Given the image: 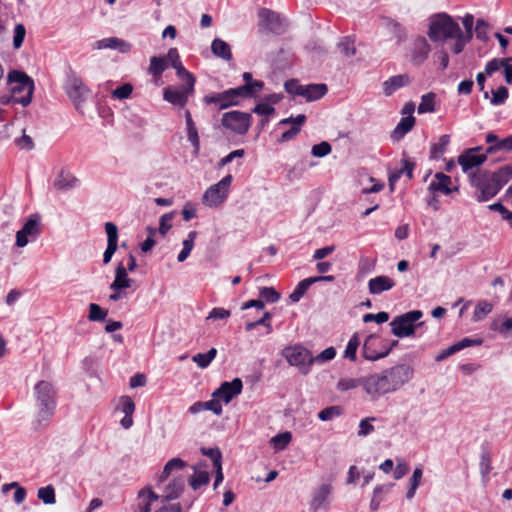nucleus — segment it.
Masks as SVG:
<instances>
[{
    "mask_svg": "<svg viewBox=\"0 0 512 512\" xmlns=\"http://www.w3.org/2000/svg\"><path fill=\"white\" fill-rule=\"evenodd\" d=\"M40 232L39 216L36 214L31 215L23 225L22 229L16 233V246L20 248L25 247L29 242L28 237L35 238L40 234Z\"/></svg>",
    "mask_w": 512,
    "mask_h": 512,
    "instance_id": "4468645a",
    "label": "nucleus"
},
{
    "mask_svg": "<svg viewBox=\"0 0 512 512\" xmlns=\"http://www.w3.org/2000/svg\"><path fill=\"white\" fill-rule=\"evenodd\" d=\"M240 95L237 88H231L220 93H212L204 97L206 104H218L219 109H225L239 104Z\"/></svg>",
    "mask_w": 512,
    "mask_h": 512,
    "instance_id": "dca6fc26",
    "label": "nucleus"
},
{
    "mask_svg": "<svg viewBox=\"0 0 512 512\" xmlns=\"http://www.w3.org/2000/svg\"><path fill=\"white\" fill-rule=\"evenodd\" d=\"M26 35V29L23 24H17L14 28V36H13V47L14 49H19L24 41Z\"/></svg>",
    "mask_w": 512,
    "mask_h": 512,
    "instance_id": "680f3d73",
    "label": "nucleus"
},
{
    "mask_svg": "<svg viewBox=\"0 0 512 512\" xmlns=\"http://www.w3.org/2000/svg\"><path fill=\"white\" fill-rule=\"evenodd\" d=\"M292 440V434L288 431L279 433L271 438L270 443L275 451L284 450Z\"/></svg>",
    "mask_w": 512,
    "mask_h": 512,
    "instance_id": "e433bc0d",
    "label": "nucleus"
},
{
    "mask_svg": "<svg viewBox=\"0 0 512 512\" xmlns=\"http://www.w3.org/2000/svg\"><path fill=\"white\" fill-rule=\"evenodd\" d=\"M360 345V340L357 334H354L350 340L348 341L346 348L344 350V358L349 359L350 361H356L357 359V350Z\"/></svg>",
    "mask_w": 512,
    "mask_h": 512,
    "instance_id": "ea45409f",
    "label": "nucleus"
},
{
    "mask_svg": "<svg viewBox=\"0 0 512 512\" xmlns=\"http://www.w3.org/2000/svg\"><path fill=\"white\" fill-rule=\"evenodd\" d=\"M133 279L128 277V271L123 265L122 262H120L117 265L116 271H115V278L114 281L110 285V289H128L132 287Z\"/></svg>",
    "mask_w": 512,
    "mask_h": 512,
    "instance_id": "393cba45",
    "label": "nucleus"
},
{
    "mask_svg": "<svg viewBox=\"0 0 512 512\" xmlns=\"http://www.w3.org/2000/svg\"><path fill=\"white\" fill-rule=\"evenodd\" d=\"M37 495L45 504H54L56 501L55 491L51 485L40 488Z\"/></svg>",
    "mask_w": 512,
    "mask_h": 512,
    "instance_id": "5fc2aeb1",
    "label": "nucleus"
},
{
    "mask_svg": "<svg viewBox=\"0 0 512 512\" xmlns=\"http://www.w3.org/2000/svg\"><path fill=\"white\" fill-rule=\"evenodd\" d=\"M427 36L434 43H446L453 40L451 50L454 54H460L465 48V39L462 29L457 21L449 14L442 12L429 17Z\"/></svg>",
    "mask_w": 512,
    "mask_h": 512,
    "instance_id": "f03ea898",
    "label": "nucleus"
},
{
    "mask_svg": "<svg viewBox=\"0 0 512 512\" xmlns=\"http://www.w3.org/2000/svg\"><path fill=\"white\" fill-rule=\"evenodd\" d=\"M409 83L410 77L407 74L392 76L383 83V92L386 96H391L395 91Z\"/></svg>",
    "mask_w": 512,
    "mask_h": 512,
    "instance_id": "a878e982",
    "label": "nucleus"
},
{
    "mask_svg": "<svg viewBox=\"0 0 512 512\" xmlns=\"http://www.w3.org/2000/svg\"><path fill=\"white\" fill-rule=\"evenodd\" d=\"M374 337L371 335V336H368L363 344V348H362V355L363 357L366 359V360H369V361H376V360H379V359H382L384 357H386L391 349H386L382 352H375L374 350H372L371 348V344H372V341H373Z\"/></svg>",
    "mask_w": 512,
    "mask_h": 512,
    "instance_id": "7c9ffc66",
    "label": "nucleus"
},
{
    "mask_svg": "<svg viewBox=\"0 0 512 512\" xmlns=\"http://www.w3.org/2000/svg\"><path fill=\"white\" fill-rule=\"evenodd\" d=\"M186 129H187L188 141L192 144V146L194 148V153L197 154L200 149V139H199L196 125L187 127Z\"/></svg>",
    "mask_w": 512,
    "mask_h": 512,
    "instance_id": "0e129e2a",
    "label": "nucleus"
},
{
    "mask_svg": "<svg viewBox=\"0 0 512 512\" xmlns=\"http://www.w3.org/2000/svg\"><path fill=\"white\" fill-rule=\"evenodd\" d=\"M261 24L275 34H281L286 28L285 20L280 14L267 8H262L258 12Z\"/></svg>",
    "mask_w": 512,
    "mask_h": 512,
    "instance_id": "a211bd4d",
    "label": "nucleus"
},
{
    "mask_svg": "<svg viewBox=\"0 0 512 512\" xmlns=\"http://www.w3.org/2000/svg\"><path fill=\"white\" fill-rule=\"evenodd\" d=\"M342 413V409L339 406H330L323 410H321L318 413V418L321 421H330L338 416H340Z\"/></svg>",
    "mask_w": 512,
    "mask_h": 512,
    "instance_id": "3c124183",
    "label": "nucleus"
},
{
    "mask_svg": "<svg viewBox=\"0 0 512 512\" xmlns=\"http://www.w3.org/2000/svg\"><path fill=\"white\" fill-rule=\"evenodd\" d=\"M282 355L290 365L296 366L303 374H307L310 371V367L314 362L310 351L300 345L286 347Z\"/></svg>",
    "mask_w": 512,
    "mask_h": 512,
    "instance_id": "1a4fd4ad",
    "label": "nucleus"
},
{
    "mask_svg": "<svg viewBox=\"0 0 512 512\" xmlns=\"http://www.w3.org/2000/svg\"><path fill=\"white\" fill-rule=\"evenodd\" d=\"M172 67L176 70L177 76L183 81V83L189 84L190 88L191 86H195V77L184 68L181 60Z\"/></svg>",
    "mask_w": 512,
    "mask_h": 512,
    "instance_id": "c03bdc74",
    "label": "nucleus"
},
{
    "mask_svg": "<svg viewBox=\"0 0 512 512\" xmlns=\"http://www.w3.org/2000/svg\"><path fill=\"white\" fill-rule=\"evenodd\" d=\"M305 121L306 116L304 114H299L296 117H289L280 120L278 126L291 125V127L282 133L281 137L279 138V142H289L296 138V136L300 133L301 127Z\"/></svg>",
    "mask_w": 512,
    "mask_h": 512,
    "instance_id": "aec40b11",
    "label": "nucleus"
},
{
    "mask_svg": "<svg viewBox=\"0 0 512 512\" xmlns=\"http://www.w3.org/2000/svg\"><path fill=\"white\" fill-rule=\"evenodd\" d=\"M184 489V480L182 478H173L165 487L164 493L167 499H176Z\"/></svg>",
    "mask_w": 512,
    "mask_h": 512,
    "instance_id": "72a5a7b5",
    "label": "nucleus"
},
{
    "mask_svg": "<svg viewBox=\"0 0 512 512\" xmlns=\"http://www.w3.org/2000/svg\"><path fill=\"white\" fill-rule=\"evenodd\" d=\"M462 24L464 27V31L462 30V36L465 39V45H466L473 37V24H474L473 15L466 14L462 18Z\"/></svg>",
    "mask_w": 512,
    "mask_h": 512,
    "instance_id": "09e8293b",
    "label": "nucleus"
},
{
    "mask_svg": "<svg viewBox=\"0 0 512 512\" xmlns=\"http://www.w3.org/2000/svg\"><path fill=\"white\" fill-rule=\"evenodd\" d=\"M451 177L442 173L438 172L435 174L434 179L429 184L428 189L433 192H440L444 195H449L452 193L453 189L451 186ZM455 191H457V188H454Z\"/></svg>",
    "mask_w": 512,
    "mask_h": 512,
    "instance_id": "4be33fe9",
    "label": "nucleus"
},
{
    "mask_svg": "<svg viewBox=\"0 0 512 512\" xmlns=\"http://www.w3.org/2000/svg\"><path fill=\"white\" fill-rule=\"evenodd\" d=\"M395 286V282L388 276H377L368 281V291L372 295H379L382 292L391 290Z\"/></svg>",
    "mask_w": 512,
    "mask_h": 512,
    "instance_id": "b1692460",
    "label": "nucleus"
},
{
    "mask_svg": "<svg viewBox=\"0 0 512 512\" xmlns=\"http://www.w3.org/2000/svg\"><path fill=\"white\" fill-rule=\"evenodd\" d=\"M327 93V86L322 83L304 85L302 97L308 102L316 101Z\"/></svg>",
    "mask_w": 512,
    "mask_h": 512,
    "instance_id": "cd10ccee",
    "label": "nucleus"
},
{
    "mask_svg": "<svg viewBox=\"0 0 512 512\" xmlns=\"http://www.w3.org/2000/svg\"><path fill=\"white\" fill-rule=\"evenodd\" d=\"M362 388L372 400L388 393L381 372L362 377Z\"/></svg>",
    "mask_w": 512,
    "mask_h": 512,
    "instance_id": "ddd939ff",
    "label": "nucleus"
},
{
    "mask_svg": "<svg viewBox=\"0 0 512 512\" xmlns=\"http://www.w3.org/2000/svg\"><path fill=\"white\" fill-rule=\"evenodd\" d=\"M500 150L510 151L512 150V136H509L495 145H491L487 148V153H493Z\"/></svg>",
    "mask_w": 512,
    "mask_h": 512,
    "instance_id": "338daca9",
    "label": "nucleus"
},
{
    "mask_svg": "<svg viewBox=\"0 0 512 512\" xmlns=\"http://www.w3.org/2000/svg\"><path fill=\"white\" fill-rule=\"evenodd\" d=\"M434 99H435L434 93H427V94L423 95L421 98V102L418 105V113L424 114V113L433 112L435 110Z\"/></svg>",
    "mask_w": 512,
    "mask_h": 512,
    "instance_id": "a18cd8bd",
    "label": "nucleus"
},
{
    "mask_svg": "<svg viewBox=\"0 0 512 512\" xmlns=\"http://www.w3.org/2000/svg\"><path fill=\"white\" fill-rule=\"evenodd\" d=\"M159 496L150 488H143L138 492L135 512H150L151 505L157 501Z\"/></svg>",
    "mask_w": 512,
    "mask_h": 512,
    "instance_id": "5701e85b",
    "label": "nucleus"
},
{
    "mask_svg": "<svg viewBox=\"0 0 512 512\" xmlns=\"http://www.w3.org/2000/svg\"><path fill=\"white\" fill-rule=\"evenodd\" d=\"M412 367L400 364L387 368L381 372L388 393L395 392L405 385L413 377Z\"/></svg>",
    "mask_w": 512,
    "mask_h": 512,
    "instance_id": "0eeeda50",
    "label": "nucleus"
},
{
    "mask_svg": "<svg viewBox=\"0 0 512 512\" xmlns=\"http://www.w3.org/2000/svg\"><path fill=\"white\" fill-rule=\"evenodd\" d=\"M491 329L504 335L508 334L512 330V317L507 318L503 322H500L498 318H495L491 322Z\"/></svg>",
    "mask_w": 512,
    "mask_h": 512,
    "instance_id": "8fccbe9b",
    "label": "nucleus"
},
{
    "mask_svg": "<svg viewBox=\"0 0 512 512\" xmlns=\"http://www.w3.org/2000/svg\"><path fill=\"white\" fill-rule=\"evenodd\" d=\"M332 493V486L330 484H322L319 486L312 495L310 502V509L313 512L320 510L327 511L330 507V496Z\"/></svg>",
    "mask_w": 512,
    "mask_h": 512,
    "instance_id": "6ab92c4d",
    "label": "nucleus"
},
{
    "mask_svg": "<svg viewBox=\"0 0 512 512\" xmlns=\"http://www.w3.org/2000/svg\"><path fill=\"white\" fill-rule=\"evenodd\" d=\"M217 355V349L211 348L206 353H198L192 356V361L201 369L207 368Z\"/></svg>",
    "mask_w": 512,
    "mask_h": 512,
    "instance_id": "c9c22d12",
    "label": "nucleus"
},
{
    "mask_svg": "<svg viewBox=\"0 0 512 512\" xmlns=\"http://www.w3.org/2000/svg\"><path fill=\"white\" fill-rule=\"evenodd\" d=\"M284 88L291 95L302 96L304 85H301L296 79H290L285 82Z\"/></svg>",
    "mask_w": 512,
    "mask_h": 512,
    "instance_id": "e2e57ef3",
    "label": "nucleus"
},
{
    "mask_svg": "<svg viewBox=\"0 0 512 512\" xmlns=\"http://www.w3.org/2000/svg\"><path fill=\"white\" fill-rule=\"evenodd\" d=\"M508 98V89L504 86L498 87L496 90L492 91L491 104L498 106L503 104Z\"/></svg>",
    "mask_w": 512,
    "mask_h": 512,
    "instance_id": "6e6d98bb",
    "label": "nucleus"
},
{
    "mask_svg": "<svg viewBox=\"0 0 512 512\" xmlns=\"http://www.w3.org/2000/svg\"><path fill=\"white\" fill-rule=\"evenodd\" d=\"M493 310V305L486 300L479 301L473 312V321L478 322L484 319Z\"/></svg>",
    "mask_w": 512,
    "mask_h": 512,
    "instance_id": "58836bf2",
    "label": "nucleus"
},
{
    "mask_svg": "<svg viewBox=\"0 0 512 512\" xmlns=\"http://www.w3.org/2000/svg\"><path fill=\"white\" fill-rule=\"evenodd\" d=\"M331 150H332L331 145L328 142L323 141V142H321L319 144H316V145L312 146L311 154L314 157L321 158V157H325L328 154H330Z\"/></svg>",
    "mask_w": 512,
    "mask_h": 512,
    "instance_id": "bf43d9fd",
    "label": "nucleus"
},
{
    "mask_svg": "<svg viewBox=\"0 0 512 512\" xmlns=\"http://www.w3.org/2000/svg\"><path fill=\"white\" fill-rule=\"evenodd\" d=\"M469 180L470 185L475 189V199L478 202H487L512 180V166L506 165L497 171L478 169L469 174Z\"/></svg>",
    "mask_w": 512,
    "mask_h": 512,
    "instance_id": "f257e3e1",
    "label": "nucleus"
},
{
    "mask_svg": "<svg viewBox=\"0 0 512 512\" xmlns=\"http://www.w3.org/2000/svg\"><path fill=\"white\" fill-rule=\"evenodd\" d=\"M132 92H133L132 85L129 83H125L122 86L113 90L111 95H112V98H114V99L124 100V99H128L131 96Z\"/></svg>",
    "mask_w": 512,
    "mask_h": 512,
    "instance_id": "4d7b16f0",
    "label": "nucleus"
},
{
    "mask_svg": "<svg viewBox=\"0 0 512 512\" xmlns=\"http://www.w3.org/2000/svg\"><path fill=\"white\" fill-rule=\"evenodd\" d=\"M119 405L122 412L125 415H133L135 411V403L129 396H121L119 399Z\"/></svg>",
    "mask_w": 512,
    "mask_h": 512,
    "instance_id": "69168bd1",
    "label": "nucleus"
},
{
    "mask_svg": "<svg viewBox=\"0 0 512 512\" xmlns=\"http://www.w3.org/2000/svg\"><path fill=\"white\" fill-rule=\"evenodd\" d=\"M211 51L216 56L223 60L229 61L232 58L231 48L228 43L220 38H215L211 44Z\"/></svg>",
    "mask_w": 512,
    "mask_h": 512,
    "instance_id": "c756f323",
    "label": "nucleus"
},
{
    "mask_svg": "<svg viewBox=\"0 0 512 512\" xmlns=\"http://www.w3.org/2000/svg\"><path fill=\"white\" fill-rule=\"evenodd\" d=\"M33 395L38 408L36 421L39 425H42L46 423L55 412L57 392L52 382L41 380L35 384Z\"/></svg>",
    "mask_w": 512,
    "mask_h": 512,
    "instance_id": "7ed1b4c3",
    "label": "nucleus"
},
{
    "mask_svg": "<svg viewBox=\"0 0 512 512\" xmlns=\"http://www.w3.org/2000/svg\"><path fill=\"white\" fill-rule=\"evenodd\" d=\"M422 476H423V468H422V466H417L414 469L411 478L409 479V488L406 493V498L408 500H411L414 498L416 491L421 484Z\"/></svg>",
    "mask_w": 512,
    "mask_h": 512,
    "instance_id": "473e14b6",
    "label": "nucleus"
},
{
    "mask_svg": "<svg viewBox=\"0 0 512 512\" xmlns=\"http://www.w3.org/2000/svg\"><path fill=\"white\" fill-rule=\"evenodd\" d=\"M231 316V311L228 309H224L221 307L213 308L208 316L206 317V321L209 320H226Z\"/></svg>",
    "mask_w": 512,
    "mask_h": 512,
    "instance_id": "052dcab7",
    "label": "nucleus"
},
{
    "mask_svg": "<svg viewBox=\"0 0 512 512\" xmlns=\"http://www.w3.org/2000/svg\"><path fill=\"white\" fill-rule=\"evenodd\" d=\"M240 98H254L262 91L264 88V82L259 80H253L248 84L241 85L236 87Z\"/></svg>",
    "mask_w": 512,
    "mask_h": 512,
    "instance_id": "c85d7f7f",
    "label": "nucleus"
},
{
    "mask_svg": "<svg viewBox=\"0 0 512 512\" xmlns=\"http://www.w3.org/2000/svg\"><path fill=\"white\" fill-rule=\"evenodd\" d=\"M79 182V179L70 171L61 169L54 180V187L61 191H67L76 188Z\"/></svg>",
    "mask_w": 512,
    "mask_h": 512,
    "instance_id": "412c9836",
    "label": "nucleus"
},
{
    "mask_svg": "<svg viewBox=\"0 0 512 512\" xmlns=\"http://www.w3.org/2000/svg\"><path fill=\"white\" fill-rule=\"evenodd\" d=\"M174 216H175V212H169V213L163 214L160 217L158 232L161 236L165 237L167 232L171 229Z\"/></svg>",
    "mask_w": 512,
    "mask_h": 512,
    "instance_id": "de8ad7c7",
    "label": "nucleus"
},
{
    "mask_svg": "<svg viewBox=\"0 0 512 512\" xmlns=\"http://www.w3.org/2000/svg\"><path fill=\"white\" fill-rule=\"evenodd\" d=\"M309 287H310V285L308 283V280L303 279L302 281H300L297 284L294 291L290 294V296H289L290 300L294 303L298 302L303 297V295L307 292Z\"/></svg>",
    "mask_w": 512,
    "mask_h": 512,
    "instance_id": "864d4df0",
    "label": "nucleus"
},
{
    "mask_svg": "<svg viewBox=\"0 0 512 512\" xmlns=\"http://www.w3.org/2000/svg\"><path fill=\"white\" fill-rule=\"evenodd\" d=\"M64 90L75 109L83 113L84 103L90 96V90L82 79L74 72L69 73L64 83Z\"/></svg>",
    "mask_w": 512,
    "mask_h": 512,
    "instance_id": "39448f33",
    "label": "nucleus"
},
{
    "mask_svg": "<svg viewBox=\"0 0 512 512\" xmlns=\"http://www.w3.org/2000/svg\"><path fill=\"white\" fill-rule=\"evenodd\" d=\"M414 124L415 118L413 116H404L392 132V138L394 140L401 139L405 134L412 130Z\"/></svg>",
    "mask_w": 512,
    "mask_h": 512,
    "instance_id": "2f4dec72",
    "label": "nucleus"
},
{
    "mask_svg": "<svg viewBox=\"0 0 512 512\" xmlns=\"http://www.w3.org/2000/svg\"><path fill=\"white\" fill-rule=\"evenodd\" d=\"M11 85L12 100L22 106H28L32 101L34 82L26 73L13 70L7 76Z\"/></svg>",
    "mask_w": 512,
    "mask_h": 512,
    "instance_id": "20e7f679",
    "label": "nucleus"
},
{
    "mask_svg": "<svg viewBox=\"0 0 512 512\" xmlns=\"http://www.w3.org/2000/svg\"><path fill=\"white\" fill-rule=\"evenodd\" d=\"M88 320L92 322L104 321L108 315V311L101 308L96 303L89 304Z\"/></svg>",
    "mask_w": 512,
    "mask_h": 512,
    "instance_id": "79ce46f5",
    "label": "nucleus"
},
{
    "mask_svg": "<svg viewBox=\"0 0 512 512\" xmlns=\"http://www.w3.org/2000/svg\"><path fill=\"white\" fill-rule=\"evenodd\" d=\"M375 417H367L360 421L359 423V430H358V436L365 437L371 434L374 431V426L371 424V422L375 421Z\"/></svg>",
    "mask_w": 512,
    "mask_h": 512,
    "instance_id": "13d9d810",
    "label": "nucleus"
},
{
    "mask_svg": "<svg viewBox=\"0 0 512 512\" xmlns=\"http://www.w3.org/2000/svg\"><path fill=\"white\" fill-rule=\"evenodd\" d=\"M359 386H362V377L360 378H341L336 385L337 390L341 392H345L348 390L355 389Z\"/></svg>",
    "mask_w": 512,
    "mask_h": 512,
    "instance_id": "a19ab883",
    "label": "nucleus"
},
{
    "mask_svg": "<svg viewBox=\"0 0 512 512\" xmlns=\"http://www.w3.org/2000/svg\"><path fill=\"white\" fill-rule=\"evenodd\" d=\"M260 296L267 302L275 303L280 299V294L273 287H263Z\"/></svg>",
    "mask_w": 512,
    "mask_h": 512,
    "instance_id": "774afa93",
    "label": "nucleus"
},
{
    "mask_svg": "<svg viewBox=\"0 0 512 512\" xmlns=\"http://www.w3.org/2000/svg\"><path fill=\"white\" fill-rule=\"evenodd\" d=\"M210 480L209 473L206 471H197L195 474L190 478L189 484L192 487L193 490H197L200 487L207 485Z\"/></svg>",
    "mask_w": 512,
    "mask_h": 512,
    "instance_id": "37998d69",
    "label": "nucleus"
},
{
    "mask_svg": "<svg viewBox=\"0 0 512 512\" xmlns=\"http://www.w3.org/2000/svg\"><path fill=\"white\" fill-rule=\"evenodd\" d=\"M243 389L242 380L240 378H234L232 381L223 382L218 389L212 393L213 398H217L224 403L228 404L236 396L241 394Z\"/></svg>",
    "mask_w": 512,
    "mask_h": 512,
    "instance_id": "2eb2a0df",
    "label": "nucleus"
},
{
    "mask_svg": "<svg viewBox=\"0 0 512 512\" xmlns=\"http://www.w3.org/2000/svg\"><path fill=\"white\" fill-rule=\"evenodd\" d=\"M194 93V86L183 83L181 86H168L163 90V98L165 101L171 103L174 106L184 107L190 96Z\"/></svg>",
    "mask_w": 512,
    "mask_h": 512,
    "instance_id": "f8f14e48",
    "label": "nucleus"
},
{
    "mask_svg": "<svg viewBox=\"0 0 512 512\" xmlns=\"http://www.w3.org/2000/svg\"><path fill=\"white\" fill-rule=\"evenodd\" d=\"M431 51L428 39L425 36H416L408 47L409 60L413 65L420 66L429 58Z\"/></svg>",
    "mask_w": 512,
    "mask_h": 512,
    "instance_id": "9b49d317",
    "label": "nucleus"
},
{
    "mask_svg": "<svg viewBox=\"0 0 512 512\" xmlns=\"http://www.w3.org/2000/svg\"><path fill=\"white\" fill-rule=\"evenodd\" d=\"M480 149V147L468 149L458 157V163L464 173L469 175L474 168L479 167L486 161L487 155L479 154Z\"/></svg>",
    "mask_w": 512,
    "mask_h": 512,
    "instance_id": "f3484780",
    "label": "nucleus"
},
{
    "mask_svg": "<svg viewBox=\"0 0 512 512\" xmlns=\"http://www.w3.org/2000/svg\"><path fill=\"white\" fill-rule=\"evenodd\" d=\"M232 181L233 176L228 174L219 182L208 187L202 196L203 205L209 208L221 206L229 196Z\"/></svg>",
    "mask_w": 512,
    "mask_h": 512,
    "instance_id": "423d86ee",
    "label": "nucleus"
},
{
    "mask_svg": "<svg viewBox=\"0 0 512 512\" xmlns=\"http://www.w3.org/2000/svg\"><path fill=\"white\" fill-rule=\"evenodd\" d=\"M221 123L226 129L236 134L243 135L249 130L252 117L249 113L234 110L224 113Z\"/></svg>",
    "mask_w": 512,
    "mask_h": 512,
    "instance_id": "9d476101",
    "label": "nucleus"
},
{
    "mask_svg": "<svg viewBox=\"0 0 512 512\" xmlns=\"http://www.w3.org/2000/svg\"><path fill=\"white\" fill-rule=\"evenodd\" d=\"M168 68L167 59L163 57H152L148 67V73L156 78H160L162 73Z\"/></svg>",
    "mask_w": 512,
    "mask_h": 512,
    "instance_id": "f704fd0d",
    "label": "nucleus"
},
{
    "mask_svg": "<svg viewBox=\"0 0 512 512\" xmlns=\"http://www.w3.org/2000/svg\"><path fill=\"white\" fill-rule=\"evenodd\" d=\"M197 236L196 231H191L188 234V237L183 241V248L178 254L177 260L179 262H184L190 255L193 247H194V241Z\"/></svg>",
    "mask_w": 512,
    "mask_h": 512,
    "instance_id": "4c0bfd02",
    "label": "nucleus"
},
{
    "mask_svg": "<svg viewBox=\"0 0 512 512\" xmlns=\"http://www.w3.org/2000/svg\"><path fill=\"white\" fill-rule=\"evenodd\" d=\"M422 316L423 313L420 310H413L395 317L390 322L392 333L399 338L414 335L417 327L415 322H417ZM420 325H422V323L418 324V326Z\"/></svg>",
    "mask_w": 512,
    "mask_h": 512,
    "instance_id": "6e6552de",
    "label": "nucleus"
},
{
    "mask_svg": "<svg viewBox=\"0 0 512 512\" xmlns=\"http://www.w3.org/2000/svg\"><path fill=\"white\" fill-rule=\"evenodd\" d=\"M340 52L345 57H352L356 53V48L354 45V40L350 37H344L342 38L339 43L337 44Z\"/></svg>",
    "mask_w": 512,
    "mask_h": 512,
    "instance_id": "49530a36",
    "label": "nucleus"
},
{
    "mask_svg": "<svg viewBox=\"0 0 512 512\" xmlns=\"http://www.w3.org/2000/svg\"><path fill=\"white\" fill-rule=\"evenodd\" d=\"M187 466L186 462L180 458H172L170 459L164 466L160 475L156 477V482L158 484L163 483L168 477L175 471H180Z\"/></svg>",
    "mask_w": 512,
    "mask_h": 512,
    "instance_id": "bb28decb",
    "label": "nucleus"
},
{
    "mask_svg": "<svg viewBox=\"0 0 512 512\" xmlns=\"http://www.w3.org/2000/svg\"><path fill=\"white\" fill-rule=\"evenodd\" d=\"M450 143V136L447 134L441 135L438 142L433 144L431 153L433 157L443 154Z\"/></svg>",
    "mask_w": 512,
    "mask_h": 512,
    "instance_id": "603ef678",
    "label": "nucleus"
}]
</instances>
